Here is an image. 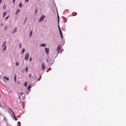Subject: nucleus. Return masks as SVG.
Returning a JSON list of instances; mask_svg holds the SVG:
<instances>
[{"mask_svg": "<svg viewBox=\"0 0 126 126\" xmlns=\"http://www.w3.org/2000/svg\"><path fill=\"white\" fill-rule=\"evenodd\" d=\"M45 65L44 63H43L42 64V70H44L45 69Z\"/></svg>", "mask_w": 126, "mask_h": 126, "instance_id": "6e6552de", "label": "nucleus"}, {"mask_svg": "<svg viewBox=\"0 0 126 126\" xmlns=\"http://www.w3.org/2000/svg\"><path fill=\"white\" fill-rule=\"evenodd\" d=\"M16 30H17V28H16L13 31V33H15V32H16Z\"/></svg>", "mask_w": 126, "mask_h": 126, "instance_id": "2eb2a0df", "label": "nucleus"}, {"mask_svg": "<svg viewBox=\"0 0 126 126\" xmlns=\"http://www.w3.org/2000/svg\"><path fill=\"white\" fill-rule=\"evenodd\" d=\"M7 28V26H5V30H6Z\"/></svg>", "mask_w": 126, "mask_h": 126, "instance_id": "c85d7f7f", "label": "nucleus"}, {"mask_svg": "<svg viewBox=\"0 0 126 126\" xmlns=\"http://www.w3.org/2000/svg\"><path fill=\"white\" fill-rule=\"evenodd\" d=\"M27 85V82H25L24 83V86L25 87Z\"/></svg>", "mask_w": 126, "mask_h": 126, "instance_id": "aec40b11", "label": "nucleus"}, {"mask_svg": "<svg viewBox=\"0 0 126 126\" xmlns=\"http://www.w3.org/2000/svg\"><path fill=\"white\" fill-rule=\"evenodd\" d=\"M19 94L20 95H22V94H23V93L22 92H20L19 93Z\"/></svg>", "mask_w": 126, "mask_h": 126, "instance_id": "393cba45", "label": "nucleus"}, {"mask_svg": "<svg viewBox=\"0 0 126 126\" xmlns=\"http://www.w3.org/2000/svg\"><path fill=\"white\" fill-rule=\"evenodd\" d=\"M58 29H59V32L62 31L61 29V28H60V27L59 26V24H58Z\"/></svg>", "mask_w": 126, "mask_h": 126, "instance_id": "4468645a", "label": "nucleus"}, {"mask_svg": "<svg viewBox=\"0 0 126 126\" xmlns=\"http://www.w3.org/2000/svg\"><path fill=\"white\" fill-rule=\"evenodd\" d=\"M6 8V6L5 5H4V6L3 8L4 9H5Z\"/></svg>", "mask_w": 126, "mask_h": 126, "instance_id": "b1692460", "label": "nucleus"}, {"mask_svg": "<svg viewBox=\"0 0 126 126\" xmlns=\"http://www.w3.org/2000/svg\"><path fill=\"white\" fill-rule=\"evenodd\" d=\"M26 20H25V21H26Z\"/></svg>", "mask_w": 126, "mask_h": 126, "instance_id": "ea45409f", "label": "nucleus"}, {"mask_svg": "<svg viewBox=\"0 0 126 126\" xmlns=\"http://www.w3.org/2000/svg\"><path fill=\"white\" fill-rule=\"evenodd\" d=\"M18 99H21L20 96H19V97Z\"/></svg>", "mask_w": 126, "mask_h": 126, "instance_id": "f704fd0d", "label": "nucleus"}, {"mask_svg": "<svg viewBox=\"0 0 126 126\" xmlns=\"http://www.w3.org/2000/svg\"><path fill=\"white\" fill-rule=\"evenodd\" d=\"M45 17V16H44L43 15H42V16L40 17V19L39 20V22H40L41 21H43L44 18Z\"/></svg>", "mask_w": 126, "mask_h": 126, "instance_id": "f03ea898", "label": "nucleus"}, {"mask_svg": "<svg viewBox=\"0 0 126 126\" xmlns=\"http://www.w3.org/2000/svg\"><path fill=\"white\" fill-rule=\"evenodd\" d=\"M32 31H30V33H29V36L30 37H31V36H32Z\"/></svg>", "mask_w": 126, "mask_h": 126, "instance_id": "f8f14e48", "label": "nucleus"}, {"mask_svg": "<svg viewBox=\"0 0 126 126\" xmlns=\"http://www.w3.org/2000/svg\"><path fill=\"white\" fill-rule=\"evenodd\" d=\"M58 24H59V16L58 15Z\"/></svg>", "mask_w": 126, "mask_h": 126, "instance_id": "6ab92c4d", "label": "nucleus"}, {"mask_svg": "<svg viewBox=\"0 0 126 126\" xmlns=\"http://www.w3.org/2000/svg\"><path fill=\"white\" fill-rule=\"evenodd\" d=\"M21 45L20 44L19 45V47L20 48L21 47Z\"/></svg>", "mask_w": 126, "mask_h": 126, "instance_id": "7c9ffc66", "label": "nucleus"}, {"mask_svg": "<svg viewBox=\"0 0 126 126\" xmlns=\"http://www.w3.org/2000/svg\"><path fill=\"white\" fill-rule=\"evenodd\" d=\"M32 60V57H30V58L29 60L30 62H31Z\"/></svg>", "mask_w": 126, "mask_h": 126, "instance_id": "5701e85b", "label": "nucleus"}, {"mask_svg": "<svg viewBox=\"0 0 126 126\" xmlns=\"http://www.w3.org/2000/svg\"><path fill=\"white\" fill-rule=\"evenodd\" d=\"M16 75H15V77H14V80L15 82H16Z\"/></svg>", "mask_w": 126, "mask_h": 126, "instance_id": "412c9836", "label": "nucleus"}, {"mask_svg": "<svg viewBox=\"0 0 126 126\" xmlns=\"http://www.w3.org/2000/svg\"><path fill=\"white\" fill-rule=\"evenodd\" d=\"M19 7L20 8L22 6V4L21 3V2H20V3L19 4Z\"/></svg>", "mask_w": 126, "mask_h": 126, "instance_id": "f3484780", "label": "nucleus"}, {"mask_svg": "<svg viewBox=\"0 0 126 126\" xmlns=\"http://www.w3.org/2000/svg\"><path fill=\"white\" fill-rule=\"evenodd\" d=\"M31 85H29L28 87V90H29L31 88Z\"/></svg>", "mask_w": 126, "mask_h": 126, "instance_id": "dca6fc26", "label": "nucleus"}, {"mask_svg": "<svg viewBox=\"0 0 126 126\" xmlns=\"http://www.w3.org/2000/svg\"><path fill=\"white\" fill-rule=\"evenodd\" d=\"M29 0H25V2H28L29 1Z\"/></svg>", "mask_w": 126, "mask_h": 126, "instance_id": "473e14b6", "label": "nucleus"}, {"mask_svg": "<svg viewBox=\"0 0 126 126\" xmlns=\"http://www.w3.org/2000/svg\"><path fill=\"white\" fill-rule=\"evenodd\" d=\"M19 125L18 126H20L21 125V123L20 122H19Z\"/></svg>", "mask_w": 126, "mask_h": 126, "instance_id": "2f4dec72", "label": "nucleus"}, {"mask_svg": "<svg viewBox=\"0 0 126 126\" xmlns=\"http://www.w3.org/2000/svg\"><path fill=\"white\" fill-rule=\"evenodd\" d=\"M9 16H7V17H6L5 18V19L6 20L8 18H9Z\"/></svg>", "mask_w": 126, "mask_h": 126, "instance_id": "a878e982", "label": "nucleus"}, {"mask_svg": "<svg viewBox=\"0 0 126 126\" xmlns=\"http://www.w3.org/2000/svg\"><path fill=\"white\" fill-rule=\"evenodd\" d=\"M37 11V10L36 9V10H35V13H36Z\"/></svg>", "mask_w": 126, "mask_h": 126, "instance_id": "4c0bfd02", "label": "nucleus"}, {"mask_svg": "<svg viewBox=\"0 0 126 126\" xmlns=\"http://www.w3.org/2000/svg\"><path fill=\"white\" fill-rule=\"evenodd\" d=\"M20 11V9H18V10H17L16 11V15H17L18 13L19 12V11Z\"/></svg>", "mask_w": 126, "mask_h": 126, "instance_id": "9d476101", "label": "nucleus"}, {"mask_svg": "<svg viewBox=\"0 0 126 126\" xmlns=\"http://www.w3.org/2000/svg\"><path fill=\"white\" fill-rule=\"evenodd\" d=\"M29 53H27L26 54L25 56V61H28V58L29 57Z\"/></svg>", "mask_w": 126, "mask_h": 126, "instance_id": "f257e3e1", "label": "nucleus"}, {"mask_svg": "<svg viewBox=\"0 0 126 126\" xmlns=\"http://www.w3.org/2000/svg\"><path fill=\"white\" fill-rule=\"evenodd\" d=\"M3 79H5L6 80H9V77H8L4 76Z\"/></svg>", "mask_w": 126, "mask_h": 126, "instance_id": "423d86ee", "label": "nucleus"}, {"mask_svg": "<svg viewBox=\"0 0 126 126\" xmlns=\"http://www.w3.org/2000/svg\"><path fill=\"white\" fill-rule=\"evenodd\" d=\"M61 49V46L60 45H59L57 48L56 49V51L58 54L59 53V51Z\"/></svg>", "mask_w": 126, "mask_h": 126, "instance_id": "7ed1b4c3", "label": "nucleus"}, {"mask_svg": "<svg viewBox=\"0 0 126 126\" xmlns=\"http://www.w3.org/2000/svg\"><path fill=\"white\" fill-rule=\"evenodd\" d=\"M41 47H43L46 46V45L45 44H41Z\"/></svg>", "mask_w": 126, "mask_h": 126, "instance_id": "4be33fe9", "label": "nucleus"}, {"mask_svg": "<svg viewBox=\"0 0 126 126\" xmlns=\"http://www.w3.org/2000/svg\"><path fill=\"white\" fill-rule=\"evenodd\" d=\"M29 76L30 78H31V74H29Z\"/></svg>", "mask_w": 126, "mask_h": 126, "instance_id": "c756f323", "label": "nucleus"}, {"mask_svg": "<svg viewBox=\"0 0 126 126\" xmlns=\"http://www.w3.org/2000/svg\"><path fill=\"white\" fill-rule=\"evenodd\" d=\"M15 0H13V3H15Z\"/></svg>", "mask_w": 126, "mask_h": 126, "instance_id": "72a5a7b5", "label": "nucleus"}, {"mask_svg": "<svg viewBox=\"0 0 126 126\" xmlns=\"http://www.w3.org/2000/svg\"><path fill=\"white\" fill-rule=\"evenodd\" d=\"M2 0H0V4Z\"/></svg>", "mask_w": 126, "mask_h": 126, "instance_id": "c9c22d12", "label": "nucleus"}, {"mask_svg": "<svg viewBox=\"0 0 126 126\" xmlns=\"http://www.w3.org/2000/svg\"><path fill=\"white\" fill-rule=\"evenodd\" d=\"M25 51V49L24 48L23 49L21 52V54H23L24 53Z\"/></svg>", "mask_w": 126, "mask_h": 126, "instance_id": "1a4fd4ad", "label": "nucleus"}, {"mask_svg": "<svg viewBox=\"0 0 126 126\" xmlns=\"http://www.w3.org/2000/svg\"><path fill=\"white\" fill-rule=\"evenodd\" d=\"M16 66H17L18 65V63L17 62L16 63Z\"/></svg>", "mask_w": 126, "mask_h": 126, "instance_id": "cd10ccee", "label": "nucleus"}, {"mask_svg": "<svg viewBox=\"0 0 126 126\" xmlns=\"http://www.w3.org/2000/svg\"><path fill=\"white\" fill-rule=\"evenodd\" d=\"M5 43H6V42L5 41L4 43V44H3L2 45V47H3V46H4L5 45Z\"/></svg>", "mask_w": 126, "mask_h": 126, "instance_id": "bb28decb", "label": "nucleus"}, {"mask_svg": "<svg viewBox=\"0 0 126 126\" xmlns=\"http://www.w3.org/2000/svg\"><path fill=\"white\" fill-rule=\"evenodd\" d=\"M59 33H60V37H61V38L62 39L63 38V34H62V31H61V32H59Z\"/></svg>", "mask_w": 126, "mask_h": 126, "instance_id": "0eeeda50", "label": "nucleus"}, {"mask_svg": "<svg viewBox=\"0 0 126 126\" xmlns=\"http://www.w3.org/2000/svg\"><path fill=\"white\" fill-rule=\"evenodd\" d=\"M11 111L12 112L14 116V119L15 121H16L17 120V118L15 115V113L12 110H11Z\"/></svg>", "mask_w": 126, "mask_h": 126, "instance_id": "20e7f679", "label": "nucleus"}, {"mask_svg": "<svg viewBox=\"0 0 126 126\" xmlns=\"http://www.w3.org/2000/svg\"><path fill=\"white\" fill-rule=\"evenodd\" d=\"M25 70L26 71V72L27 73L28 72V68L27 67H26L25 68Z\"/></svg>", "mask_w": 126, "mask_h": 126, "instance_id": "a211bd4d", "label": "nucleus"}, {"mask_svg": "<svg viewBox=\"0 0 126 126\" xmlns=\"http://www.w3.org/2000/svg\"><path fill=\"white\" fill-rule=\"evenodd\" d=\"M24 71H25L24 70H22V72H24Z\"/></svg>", "mask_w": 126, "mask_h": 126, "instance_id": "e433bc0d", "label": "nucleus"}, {"mask_svg": "<svg viewBox=\"0 0 126 126\" xmlns=\"http://www.w3.org/2000/svg\"><path fill=\"white\" fill-rule=\"evenodd\" d=\"M1 25L2 26H3V24H1Z\"/></svg>", "mask_w": 126, "mask_h": 126, "instance_id": "58836bf2", "label": "nucleus"}, {"mask_svg": "<svg viewBox=\"0 0 126 126\" xmlns=\"http://www.w3.org/2000/svg\"><path fill=\"white\" fill-rule=\"evenodd\" d=\"M7 12H5L3 14V17H4V16H5V15H6Z\"/></svg>", "mask_w": 126, "mask_h": 126, "instance_id": "ddd939ff", "label": "nucleus"}, {"mask_svg": "<svg viewBox=\"0 0 126 126\" xmlns=\"http://www.w3.org/2000/svg\"><path fill=\"white\" fill-rule=\"evenodd\" d=\"M45 50L46 52L47 53V54H48L49 52V49L48 48H45Z\"/></svg>", "mask_w": 126, "mask_h": 126, "instance_id": "39448f33", "label": "nucleus"}, {"mask_svg": "<svg viewBox=\"0 0 126 126\" xmlns=\"http://www.w3.org/2000/svg\"><path fill=\"white\" fill-rule=\"evenodd\" d=\"M4 46V47L3 48V51H4L6 50V45H5Z\"/></svg>", "mask_w": 126, "mask_h": 126, "instance_id": "9b49d317", "label": "nucleus"}]
</instances>
